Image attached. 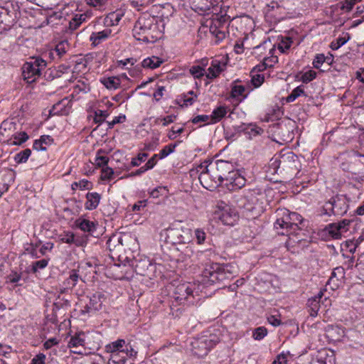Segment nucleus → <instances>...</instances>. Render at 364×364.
Returning a JSON list of instances; mask_svg holds the SVG:
<instances>
[{"label":"nucleus","mask_w":364,"mask_h":364,"mask_svg":"<svg viewBox=\"0 0 364 364\" xmlns=\"http://www.w3.org/2000/svg\"><path fill=\"white\" fill-rule=\"evenodd\" d=\"M121 240V235H113L107 241V244L109 250H113L119 247L117 241Z\"/></svg>","instance_id":"nucleus-53"},{"label":"nucleus","mask_w":364,"mask_h":364,"mask_svg":"<svg viewBox=\"0 0 364 364\" xmlns=\"http://www.w3.org/2000/svg\"><path fill=\"white\" fill-rule=\"evenodd\" d=\"M90 182L86 179L81 180L80 181L73 182L71 185L73 190L79 188L80 190H88L90 189Z\"/></svg>","instance_id":"nucleus-41"},{"label":"nucleus","mask_w":364,"mask_h":364,"mask_svg":"<svg viewBox=\"0 0 364 364\" xmlns=\"http://www.w3.org/2000/svg\"><path fill=\"white\" fill-rule=\"evenodd\" d=\"M276 213L277 218L274 223V228L279 234L289 237L287 245H291L293 243L300 242L302 237H300L299 232L302 228L299 225L302 224V217L299 213L290 212L286 208L279 209Z\"/></svg>","instance_id":"nucleus-2"},{"label":"nucleus","mask_w":364,"mask_h":364,"mask_svg":"<svg viewBox=\"0 0 364 364\" xmlns=\"http://www.w3.org/2000/svg\"><path fill=\"white\" fill-rule=\"evenodd\" d=\"M350 223V220L343 219L337 223V226L338 227V229L341 230L342 232L343 233L347 232L348 230V227L349 226Z\"/></svg>","instance_id":"nucleus-62"},{"label":"nucleus","mask_w":364,"mask_h":364,"mask_svg":"<svg viewBox=\"0 0 364 364\" xmlns=\"http://www.w3.org/2000/svg\"><path fill=\"white\" fill-rule=\"evenodd\" d=\"M350 37L348 36V38H343V37H339L336 39V41H333L331 43V48L333 50H338L342 46L346 44L348 41L349 40Z\"/></svg>","instance_id":"nucleus-49"},{"label":"nucleus","mask_w":364,"mask_h":364,"mask_svg":"<svg viewBox=\"0 0 364 364\" xmlns=\"http://www.w3.org/2000/svg\"><path fill=\"white\" fill-rule=\"evenodd\" d=\"M327 59L323 53L316 54L312 63L314 68L318 69Z\"/></svg>","instance_id":"nucleus-47"},{"label":"nucleus","mask_w":364,"mask_h":364,"mask_svg":"<svg viewBox=\"0 0 364 364\" xmlns=\"http://www.w3.org/2000/svg\"><path fill=\"white\" fill-rule=\"evenodd\" d=\"M148 157L146 153H139L136 158H133L131 161L132 166H139L142 162H144Z\"/></svg>","instance_id":"nucleus-51"},{"label":"nucleus","mask_w":364,"mask_h":364,"mask_svg":"<svg viewBox=\"0 0 364 364\" xmlns=\"http://www.w3.org/2000/svg\"><path fill=\"white\" fill-rule=\"evenodd\" d=\"M181 98L183 99V105L188 107L196 102L197 95L194 94L193 91H189L187 94H183Z\"/></svg>","instance_id":"nucleus-36"},{"label":"nucleus","mask_w":364,"mask_h":364,"mask_svg":"<svg viewBox=\"0 0 364 364\" xmlns=\"http://www.w3.org/2000/svg\"><path fill=\"white\" fill-rule=\"evenodd\" d=\"M194 285L191 283H183L178 284L174 290L173 299L174 301L179 304H193V300L191 298L194 297Z\"/></svg>","instance_id":"nucleus-10"},{"label":"nucleus","mask_w":364,"mask_h":364,"mask_svg":"<svg viewBox=\"0 0 364 364\" xmlns=\"http://www.w3.org/2000/svg\"><path fill=\"white\" fill-rule=\"evenodd\" d=\"M158 158H159V156L156 154H154L151 157V159H149L148 160V161L144 165V166L146 168L147 170H150L155 166V165L157 163Z\"/></svg>","instance_id":"nucleus-58"},{"label":"nucleus","mask_w":364,"mask_h":364,"mask_svg":"<svg viewBox=\"0 0 364 364\" xmlns=\"http://www.w3.org/2000/svg\"><path fill=\"white\" fill-rule=\"evenodd\" d=\"M132 31L137 41L145 43H154L161 37L157 20L149 14H144L138 18Z\"/></svg>","instance_id":"nucleus-3"},{"label":"nucleus","mask_w":364,"mask_h":364,"mask_svg":"<svg viewBox=\"0 0 364 364\" xmlns=\"http://www.w3.org/2000/svg\"><path fill=\"white\" fill-rule=\"evenodd\" d=\"M87 201L85 203V208L87 210H92L97 208L98 206L101 196L96 192L87 193L86 194Z\"/></svg>","instance_id":"nucleus-19"},{"label":"nucleus","mask_w":364,"mask_h":364,"mask_svg":"<svg viewBox=\"0 0 364 364\" xmlns=\"http://www.w3.org/2000/svg\"><path fill=\"white\" fill-rule=\"evenodd\" d=\"M220 175L223 176L224 186L234 191L240 189L245 185L246 179L238 170H235L231 163L226 161H218L215 164Z\"/></svg>","instance_id":"nucleus-4"},{"label":"nucleus","mask_w":364,"mask_h":364,"mask_svg":"<svg viewBox=\"0 0 364 364\" xmlns=\"http://www.w3.org/2000/svg\"><path fill=\"white\" fill-rule=\"evenodd\" d=\"M47 62L41 57H33L22 67L23 79L28 84L36 82L46 68Z\"/></svg>","instance_id":"nucleus-8"},{"label":"nucleus","mask_w":364,"mask_h":364,"mask_svg":"<svg viewBox=\"0 0 364 364\" xmlns=\"http://www.w3.org/2000/svg\"><path fill=\"white\" fill-rule=\"evenodd\" d=\"M278 134L282 136V140L284 141H290L293 138V134L287 129L286 125H279Z\"/></svg>","instance_id":"nucleus-35"},{"label":"nucleus","mask_w":364,"mask_h":364,"mask_svg":"<svg viewBox=\"0 0 364 364\" xmlns=\"http://www.w3.org/2000/svg\"><path fill=\"white\" fill-rule=\"evenodd\" d=\"M177 146V144H170L168 145L165 146L159 154H156L159 156L160 159H164L168 156L171 153L174 152L176 147Z\"/></svg>","instance_id":"nucleus-34"},{"label":"nucleus","mask_w":364,"mask_h":364,"mask_svg":"<svg viewBox=\"0 0 364 364\" xmlns=\"http://www.w3.org/2000/svg\"><path fill=\"white\" fill-rule=\"evenodd\" d=\"M193 9L203 15L212 14L213 16H215V19L218 18V11L220 7L218 6V1L217 0H193L192 1ZM215 20V18H213Z\"/></svg>","instance_id":"nucleus-11"},{"label":"nucleus","mask_w":364,"mask_h":364,"mask_svg":"<svg viewBox=\"0 0 364 364\" xmlns=\"http://www.w3.org/2000/svg\"><path fill=\"white\" fill-rule=\"evenodd\" d=\"M267 321L269 324L275 327L279 326L282 323L281 320L278 318V316L277 315L269 316L267 317Z\"/></svg>","instance_id":"nucleus-61"},{"label":"nucleus","mask_w":364,"mask_h":364,"mask_svg":"<svg viewBox=\"0 0 364 364\" xmlns=\"http://www.w3.org/2000/svg\"><path fill=\"white\" fill-rule=\"evenodd\" d=\"M126 342L123 339H118L116 341L112 342L111 343L105 346L106 350L108 353H122V354H124L128 355L129 349H132L131 346L125 345ZM133 350H132V352Z\"/></svg>","instance_id":"nucleus-14"},{"label":"nucleus","mask_w":364,"mask_h":364,"mask_svg":"<svg viewBox=\"0 0 364 364\" xmlns=\"http://www.w3.org/2000/svg\"><path fill=\"white\" fill-rule=\"evenodd\" d=\"M110 28H105L102 31L93 32L90 36V41L94 46H97L102 41L107 40L111 35Z\"/></svg>","instance_id":"nucleus-16"},{"label":"nucleus","mask_w":364,"mask_h":364,"mask_svg":"<svg viewBox=\"0 0 364 364\" xmlns=\"http://www.w3.org/2000/svg\"><path fill=\"white\" fill-rule=\"evenodd\" d=\"M126 117L124 114H121L115 117L112 121L108 122L109 128H112L115 124L118 123H122L125 121Z\"/></svg>","instance_id":"nucleus-59"},{"label":"nucleus","mask_w":364,"mask_h":364,"mask_svg":"<svg viewBox=\"0 0 364 364\" xmlns=\"http://www.w3.org/2000/svg\"><path fill=\"white\" fill-rule=\"evenodd\" d=\"M132 352L130 353V354L128 353V355H126L124 354H122V353H111L110 358L109 359L108 363H114V361H119L122 358H124L125 357L132 356Z\"/></svg>","instance_id":"nucleus-55"},{"label":"nucleus","mask_w":364,"mask_h":364,"mask_svg":"<svg viewBox=\"0 0 364 364\" xmlns=\"http://www.w3.org/2000/svg\"><path fill=\"white\" fill-rule=\"evenodd\" d=\"M105 296L100 292H96L90 297L89 303L80 310L81 315L92 314L102 309Z\"/></svg>","instance_id":"nucleus-12"},{"label":"nucleus","mask_w":364,"mask_h":364,"mask_svg":"<svg viewBox=\"0 0 364 364\" xmlns=\"http://www.w3.org/2000/svg\"><path fill=\"white\" fill-rule=\"evenodd\" d=\"M109 116L107 111L97 109L95 111L94 122L97 124H101L105 122V119Z\"/></svg>","instance_id":"nucleus-40"},{"label":"nucleus","mask_w":364,"mask_h":364,"mask_svg":"<svg viewBox=\"0 0 364 364\" xmlns=\"http://www.w3.org/2000/svg\"><path fill=\"white\" fill-rule=\"evenodd\" d=\"M14 141L11 143L14 145H21L28 139V135L25 132H17L14 134Z\"/></svg>","instance_id":"nucleus-33"},{"label":"nucleus","mask_w":364,"mask_h":364,"mask_svg":"<svg viewBox=\"0 0 364 364\" xmlns=\"http://www.w3.org/2000/svg\"><path fill=\"white\" fill-rule=\"evenodd\" d=\"M162 63L163 61L159 57L153 55L144 59L141 65L144 68L155 69L159 67Z\"/></svg>","instance_id":"nucleus-22"},{"label":"nucleus","mask_w":364,"mask_h":364,"mask_svg":"<svg viewBox=\"0 0 364 364\" xmlns=\"http://www.w3.org/2000/svg\"><path fill=\"white\" fill-rule=\"evenodd\" d=\"M103 85L107 89H117L120 85V80L116 77H111L106 79H104L102 81Z\"/></svg>","instance_id":"nucleus-31"},{"label":"nucleus","mask_w":364,"mask_h":364,"mask_svg":"<svg viewBox=\"0 0 364 364\" xmlns=\"http://www.w3.org/2000/svg\"><path fill=\"white\" fill-rule=\"evenodd\" d=\"M267 334V329L264 326L256 328L252 332V337L255 340L260 341Z\"/></svg>","instance_id":"nucleus-37"},{"label":"nucleus","mask_w":364,"mask_h":364,"mask_svg":"<svg viewBox=\"0 0 364 364\" xmlns=\"http://www.w3.org/2000/svg\"><path fill=\"white\" fill-rule=\"evenodd\" d=\"M213 255L211 249L198 251L194 258L192 259V262H198L204 266L201 282L205 285L223 282L232 277V274L228 266L210 262V257Z\"/></svg>","instance_id":"nucleus-1"},{"label":"nucleus","mask_w":364,"mask_h":364,"mask_svg":"<svg viewBox=\"0 0 364 364\" xmlns=\"http://www.w3.org/2000/svg\"><path fill=\"white\" fill-rule=\"evenodd\" d=\"M220 341L216 333H203L191 342V350L198 358L204 357Z\"/></svg>","instance_id":"nucleus-7"},{"label":"nucleus","mask_w":364,"mask_h":364,"mask_svg":"<svg viewBox=\"0 0 364 364\" xmlns=\"http://www.w3.org/2000/svg\"><path fill=\"white\" fill-rule=\"evenodd\" d=\"M48 264V259H46L36 261L31 264V271L33 273H36L38 270L46 268Z\"/></svg>","instance_id":"nucleus-39"},{"label":"nucleus","mask_w":364,"mask_h":364,"mask_svg":"<svg viewBox=\"0 0 364 364\" xmlns=\"http://www.w3.org/2000/svg\"><path fill=\"white\" fill-rule=\"evenodd\" d=\"M328 233L335 239H338L343 234L341 230L338 229L337 223H332L328 225Z\"/></svg>","instance_id":"nucleus-43"},{"label":"nucleus","mask_w":364,"mask_h":364,"mask_svg":"<svg viewBox=\"0 0 364 364\" xmlns=\"http://www.w3.org/2000/svg\"><path fill=\"white\" fill-rule=\"evenodd\" d=\"M323 293L320 291L318 296L310 299L308 300V306L310 309V315L311 316H316L319 309V299L321 298Z\"/></svg>","instance_id":"nucleus-24"},{"label":"nucleus","mask_w":364,"mask_h":364,"mask_svg":"<svg viewBox=\"0 0 364 364\" xmlns=\"http://www.w3.org/2000/svg\"><path fill=\"white\" fill-rule=\"evenodd\" d=\"M85 18L86 15L84 14L75 15L69 23V28L72 31L76 30Z\"/></svg>","instance_id":"nucleus-29"},{"label":"nucleus","mask_w":364,"mask_h":364,"mask_svg":"<svg viewBox=\"0 0 364 364\" xmlns=\"http://www.w3.org/2000/svg\"><path fill=\"white\" fill-rule=\"evenodd\" d=\"M31 154V150L30 149H26L15 155L14 161L17 164L26 163L28 161Z\"/></svg>","instance_id":"nucleus-30"},{"label":"nucleus","mask_w":364,"mask_h":364,"mask_svg":"<svg viewBox=\"0 0 364 364\" xmlns=\"http://www.w3.org/2000/svg\"><path fill=\"white\" fill-rule=\"evenodd\" d=\"M349 208V200L345 195H336L326 202L323 206V214L343 215Z\"/></svg>","instance_id":"nucleus-9"},{"label":"nucleus","mask_w":364,"mask_h":364,"mask_svg":"<svg viewBox=\"0 0 364 364\" xmlns=\"http://www.w3.org/2000/svg\"><path fill=\"white\" fill-rule=\"evenodd\" d=\"M277 173H287L290 176L296 174L300 168L298 156L292 151L282 154L279 159H275L271 164Z\"/></svg>","instance_id":"nucleus-6"},{"label":"nucleus","mask_w":364,"mask_h":364,"mask_svg":"<svg viewBox=\"0 0 364 364\" xmlns=\"http://www.w3.org/2000/svg\"><path fill=\"white\" fill-rule=\"evenodd\" d=\"M205 171H202L199 175L198 179L201 185L208 190H212L217 188V183L212 181L210 173L207 171V166H205Z\"/></svg>","instance_id":"nucleus-18"},{"label":"nucleus","mask_w":364,"mask_h":364,"mask_svg":"<svg viewBox=\"0 0 364 364\" xmlns=\"http://www.w3.org/2000/svg\"><path fill=\"white\" fill-rule=\"evenodd\" d=\"M75 235L72 232H66L60 235V240L63 242L73 244L74 242Z\"/></svg>","instance_id":"nucleus-56"},{"label":"nucleus","mask_w":364,"mask_h":364,"mask_svg":"<svg viewBox=\"0 0 364 364\" xmlns=\"http://www.w3.org/2000/svg\"><path fill=\"white\" fill-rule=\"evenodd\" d=\"M304 93V90L301 86H298L294 88L291 93L287 97L288 102H294L298 97Z\"/></svg>","instance_id":"nucleus-45"},{"label":"nucleus","mask_w":364,"mask_h":364,"mask_svg":"<svg viewBox=\"0 0 364 364\" xmlns=\"http://www.w3.org/2000/svg\"><path fill=\"white\" fill-rule=\"evenodd\" d=\"M210 119V116L206 114H202V115H198L192 119V122L193 124H198V123H205L208 121Z\"/></svg>","instance_id":"nucleus-63"},{"label":"nucleus","mask_w":364,"mask_h":364,"mask_svg":"<svg viewBox=\"0 0 364 364\" xmlns=\"http://www.w3.org/2000/svg\"><path fill=\"white\" fill-rule=\"evenodd\" d=\"M195 236L198 244H203L206 238V233L203 229L198 228L195 230Z\"/></svg>","instance_id":"nucleus-54"},{"label":"nucleus","mask_w":364,"mask_h":364,"mask_svg":"<svg viewBox=\"0 0 364 364\" xmlns=\"http://www.w3.org/2000/svg\"><path fill=\"white\" fill-rule=\"evenodd\" d=\"M79 279H80L78 271L73 269L70 272L69 277L65 280V284L67 287L73 288L77 284Z\"/></svg>","instance_id":"nucleus-28"},{"label":"nucleus","mask_w":364,"mask_h":364,"mask_svg":"<svg viewBox=\"0 0 364 364\" xmlns=\"http://www.w3.org/2000/svg\"><path fill=\"white\" fill-rule=\"evenodd\" d=\"M105 154V151L103 149H99L97 151V154L95 159V164L97 167H105L107 166L109 162V158L105 155H102Z\"/></svg>","instance_id":"nucleus-27"},{"label":"nucleus","mask_w":364,"mask_h":364,"mask_svg":"<svg viewBox=\"0 0 364 364\" xmlns=\"http://www.w3.org/2000/svg\"><path fill=\"white\" fill-rule=\"evenodd\" d=\"M21 278V274L12 272L7 277V282L18 283Z\"/></svg>","instance_id":"nucleus-64"},{"label":"nucleus","mask_w":364,"mask_h":364,"mask_svg":"<svg viewBox=\"0 0 364 364\" xmlns=\"http://www.w3.org/2000/svg\"><path fill=\"white\" fill-rule=\"evenodd\" d=\"M85 333H79L71 337L68 346L70 348H78L85 346Z\"/></svg>","instance_id":"nucleus-23"},{"label":"nucleus","mask_w":364,"mask_h":364,"mask_svg":"<svg viewBox=\"0 0 364 364\" xmlns=\"http://www.w3.org/2000/svg\"><path fill=\"white\" fill-rule=\"evenodd\" d=\"M46 358L43 353H38L31 360V364H45Z\"/></svg>","instance_id":"nucleus-60"},{"label":"nucleus","mask_w":364,"mask_h":364,"mask_svg":"<svg viewBox=\"0 0 364 364\" xmlns=\"http://www.w3.org/2000/svg\"><path fill=\"white\" fill-rule=\"evenodd\" d=\"M207 171H208L210 173V177L212 178V181L217 183V187L221 185H224L225 182L223 180V176L220 175L214 164H210L207 166Z\"/></svg>","instance_id":"nucleus-25"},{"label":"nucleus","mask_w":364,"mask_h":364,"mask_svg":"<svg viewBox=\"0 0 364 364\" xmlns=\"http://www.w3.org/2000/svg\"><path fill=\"white\" fill-rule=\"evenodd\" d=\"M161 239L169 245H186L193 240L192 231L188 228H168L161 231Z\"/></svg>","instance_id":"nucleus-5"},{"label":"nucleus","mask_w":364,"mask_h":364,"mask_svg":"<svg viewBox=\"0 0 364 364\" xmlns=\"http://www.w3.org/2000/svg\"><path fill=\"white\" fill-rule=\"evenodd\" d=\"M316 77V73L314 70H309L305 72L301 76V80L304 83H308Z\"/></svg>","instance_id":"nucleus-50"},{"label":"nucleus","mask_w":364,"mask_h":364,"mask_svg":"<svg viewBox=\"0 0 364 364\" xmlns=\"http://www.w3.org/2000/svg\"><path fill=\"white\" fill-rule=\"evenodd\" d=\"M25 252L33 258H38V252L36 250V245H34L33 243H26L24 246Z\"/></svg>","instance_id":"nucleus-48"},{"label":"nucleus","mask_w":364,"mask_h":364,"mask_svg":"<svg viewBox=\"0 0 364 364\" xmlns=\"http://www.w3.org/2000/svg\"><path fill=\"white\" fill-rule=\"evenodd\" d=\"M193 243H191V245L188 244V245L184 246L182 247L181 250V254L183 255L182 257L183 260H186L187 259H191L193 257H194V252L192 245Z\"/></svg>","instance_id":"nucleus-42"},{"label":"nucleus","mask_w":364,"mask_h":364,"mask_svg":"<svg viewBox=\"0 0 364 364\" xmlns=\"http://www.w3.org/2000/svg\"><path fill=\"white\" fill-rule=\"evenodd\" d=\"M267 61L268 59H264L263 63L256 65L251 71V73H255L256 72H262L266 70L267 68H272V63H269Z\"/></svg>","instance_id":"nucleus-52"},{"label":"nucleus","mask_w":364,"mask_h":364,"mask_svg":"<svg viewBox=\"0 0 364 364\" xmlns=\"http://www.w3.org/2000/svg\"><path fill=\"white\" fill-rule=\"evenodd\" d=\"M251 84L255 88H257L261 86L264 81V75L251 73Z\"/></svg>","instance_id":"nucleus-44"},{"label":"nucleus","mask_w":364,"mask_h":364,"mask_svg":"<svg viewBox=\"0 0 364 364\" xmlns=\"http://www.w3.org/2000/svg\"><path fill=\"white\" fill-rule=\"evenodd\" d=\"M227 110L226 108L223 106H220L215 109L211 115L210 116V122L216 123L220 122L226 114Z\"/></svg>","instance_id":"nucleus-26"},{"label":"nucleus","mask_w":364,"mask_h":364,"mask_svg":"<svg viewBox=\"0 0 364 364\" xmlns=\"http://www.w3.org/2000/svg\"><path fill=\"white\" fill-rule=\"evenodd\" d=\"M77 225L81 230L92 233L96 230L97 224L85 218H79Z\"/></svg>","instance_id":"nucleus-21"},{"label":"nucleus","mask_w":364,"mask_h":364,"mask_svg":"<svg viewBox=\"0 0 364 364\" xmlns=\"http://www.w3.org/2000/svg\"><path fill=\"white\" fill-rule=\"evenodd\" d=\"M107 1L108 0H86L88 5L96 8H101L104 6Z\"/></svg>","instance_id":"nucleus-57"},{"label":"nucleus","mask_w":364,"mask_h":364,"mask_svg":"<svg viewBox=\"0 0 364 364\" xmlns=\"http://www.w3.org/2000/svg\"><path fill=\"white\" fill-rule=\"evenodd\" d=\"M69 48L68 43L65 41L58 43L54 49L48 51V54L50 58L53 60H61L66 54Z\"/></svg>","instance_id":"nucleus-15"},{"label":"nucleus","mask_w":364,"mask_h":364,"mask_svg":"<svg viewBox=\"0 0 364 364\" xmlns=\"http://www.w3.org/2000/svg\"><path fill=\"white\" fill-rule=\"evenodd\" d=\"M205 69L200 65H193L190 68V73L195 78H200L204 75Z\"/></svg>","instance_id":"nucleus-46"},{"label":"nucleus","mask_w":364,"mask_h":364,"mask_svg":"<svg viewBox=\"0 0 364 364\" xmlns=\"http://www.w3.org/2000/svg\"><path fill=\"white\" fill-rule=\"evenodd\" d=\"M210 31L215 37V43H219L225 38V32L220 30L216 26H210Z\"/></svg>","instance_id":"nucleus-32"},{"label":"nucleus","mask_w":364,"mask_h":364,"mask_svg":"<svg viewBox=\"0 0 364 364\" xmlns=\"http://www.w3.org/2000/svg\"><path fill=\"white\" fill-rule=\"evenodd\" d=\"M238 80H235L231 85L230 96L234 99L239 100L242 102L243 100L247 97V94H245V87L243 85H237Z\"/></svg>","instance_id":"nucleus-17"},{"label":"nucleus","mask_w":364,"mask_h":364,"mask_svg":"<svg viewBox=\"0 0 364 364\" xmlns=\"http://www.w3.org/2000/svg\"><path fill=\"white\" fill-rule=\"evenodd\" d=\"M114 175L113 168L107 166L102 168L100 178L102 181H110L113 179Z\"/></svg>","instance_id":"nucleus-38"},{"label":"nucleus","mask_w":364,"mask_h":364,"mask_svg":"<svg viewBox=\"0 0 364 364\" xmlns=\"http://www.w3.org/2000/svg\"><path fill=\"white\" fill-rule=\"evenodd\" d=\"M124 12L122 10H117L109 13L105 18V24L107 26H113L119 23L122 18L124 16Z\"/></svg>","instance_id":"nucleus-20"},{"label":"nucleus","mask_w":364,"mask_h":364,"mask_svg":"<svg viewBox=\"0 0 364 364\" xmlns=\"http://www.w3.org/2000/svg\"><path fill=\"white\" fill-rule=\"evenodd\" d=\"M226 67V62L223 58L221 59H214L212 60L210 66L208 69L206 77L208 79L217 77Z\"/></svg>","instance_id":"nucleus-13"}]
</instances>
